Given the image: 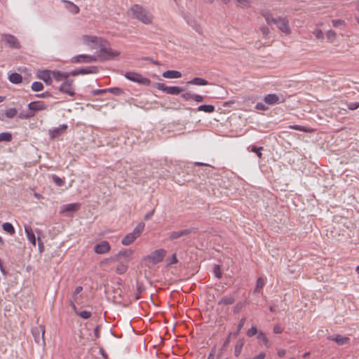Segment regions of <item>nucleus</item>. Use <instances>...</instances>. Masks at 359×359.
Returning <instances> with one entry per match:
<instances>
[{
  "mask_svg": "<svg viewBox=\"0 0 359 359\" xmlns=\"http://www.w3.org/2000/svg\"><path fill=\"white\" fill-rule=\"evenodd\" d=\"M133 18L142 22L145 25H151L153 23L154 17L151 12L142 6L135 4L130 8Z\"/></svg>",
  "mask_w": 359,
  "mask_h": 359,
  "instance_id": "f257e3e1",
  "label": "nucleus"
},
{
  "mask_svg": "<svg viewBox=\"0 0 359 359\" xmlns=\"http://www.w3.org/2000/svg\"><path fill=\"white\" fill-rule=\"evenodd\" d=\"M98 48H100V54L97 57H99L100 60H113L120 55L119 51L112 50L110 48L109 43L103 39L102 42L100 43Z\"/></svg>",
  "mask_w": 359,
  "mask_h": 359,
  "instance_id": "f03ea898",
  "label": "nucleus"
},
{
  "mask_svg": "<svg viewBox=\"0 0 359 359\" xmlns=\"http://www.w3.org/2000/svg\"><path fill=\"white\" fill-rule=\"evenodd\" d=\"M98 48H100V54L97 57H99L100 60H113L120 55L119 51L112 50L110 48L109 43L103 39L102 42L100 43Z\"/></svg>",
  "mask_w": 359,
  "mask_h": 359,
  "instance_id": "7ed1b4c3",
  "label": "nucleus"
},
{
  "mask_svg": "<svg viewBox=\"0 0 359 359\" xmlns=\"http://www.w3.org/2000/svg\"><path fill=\"white\" fill-rule=\"evenodd\" d=\"M98 48H100V54L97 57H99L100 60H113L120 55L119 51L112 50L110 48L109 43L103 39L102 42L100 43Z\"/></svg>",
  "mask_w": 359,
  "mask_h": 359,
  "instance_id": "20e7f679",
  "label": "nucleus"
},
{
  "mask_svg": "<svg viewBox=\"0 0 359 359\" xmlns=\"http://www.w3.org/2000/svg\"><path fill=\"white\" fill-rule=\"evenodd\" d=\"M165 253L166 252L163 249L156 250L152 252L150 255L144 257L142 259V262H144L148 266L156 264L162 262L165 255Z\"/></svg>",
  "mask_w": 359,
  "mask_h": 359,
  "instance_id": "39448f33",
  "label": "nucleus"
},
{
  "mask_svg": "<svg viewBox=\"0 0 359 359\" xmlns=\"http://www.w3.org/2000/svg\"><path fill=\"white\" fill-rule=\"evenodd\" d=\"M144 228V224L142 222L139 223L131 233L127 234L125 237L123 238L121 243L123 245H130L137 238L141 235Z\"/></svg>",
  "mask_w": 359,
  "mask_h": 359,
  "instance_id": "423d86ee",
  "label": "nucleus"
},
{
  "mask_svg": "<svg viewBox=\"0 0 359 359\" xmlns=\"http://www.w3.org/2000/svg\"><path fill=\"white\" fill-rule=\"evenodd\" d=\"M59 91L69 96L74 97L76 94V88L74 84V80L67 79L63 81L58 88Z\"/></svg>",
  "mask_w": 359,
  "mask_h": 359,
  "instance_id": "0eeeda50",
  "label": "nucleus"
},
{
  "mask_svg": "<svg viewBox=\"0 0 359 359\" xmlns=\"http://www.w3.org/2000/svg\"><path fill=\"white\" fill-rule=\"evenodd\" d=\"M102 38L93 35L85 34L81 36L82 43L91 49L98 48L99 44L102 42Z\"/></svg>",
  "mask_w": 359,
  "mask_h": 359,
  "instance_id": "6e6552de",
  "label": "nucleus"
},
{
  "mask_svg": "<svg viewBox=\"0 0 359 359\" xmlns=\"http://www.w3.org/2000/svg\"><path fill=\"white\" fill-rule=\"evenodd\" d=\"M126 77L131 81L141 83L145 86H149L151 83V81L149 79L143 77L138 73L127 72L126 74Z\"/></svg>",
  "mask_w": 359,
  "mask_h": 359,
  "instance_id": "1a4fd4ad",
  "label": "nucleus"
},
{
  "mask_svg": "<svg viewBox=\"0 0 359 359\" xmlns=\"http://www.w3.org/2000/svg\"><path fill=\"white\" fill-rule=\"evenodd\" d=\"M1 39L10 48L14 49L20 48V42L14 35L4 34L1 35Z\"/></svg>",
  "mask_w": 359,
  "mask_h": 359,
  "instance_id": "9d476101",
  "label": "nucleus"
},
{
  "mask_svg": "<svg viewBox=\"0 0 359 359\" xmlns=\"http://www.w3.org/2000/svg\"><path fill=\"white\" fill-rule=\"evenodd\" d=\"M132 254H133V251L129 250L120 252L118 254L116 255L114 257L104 259L102 262L103 266L107 265V264H110L111 262H113L115 261H119V259L121 257L126 258L127 259L126 262H128Z\"/></svg>",
  "mask_w": 359,
  "mask_h": 359,
  "instance_id": "9b49d317",
  "label": "nucleus"
},
{
  "mask_svg": "<svg viewBox=\"0 0 359 359\" xmlns=\"http://www.w3.org/2000/svg\"><path fill=\"white\" fill-rule=\"evenodd\" d=\"M158 90L172 95H179L184 91V88L180 86H167L164 83H158L157 86Z\"/></svg>",
  "mask_w": 359,
  "mask_h": 359,
  "instance_id": "f8f14e48",
  "label": "nucleus"
},
{
  "mask_svg": "<svg viewBox=\"0 0 359 359\" xmlns=\"http://www.w3.org/2000/svg\"><path fill=\"white\" fill-rule=\"evenodd\" d=\"M277 27L283 33L288 35L291 33V29L289 25V20L285 17L277 18L276 24Z\"/></svg>",
  "mask_w": 359,
  "mask_h": 359,
  "instance_id": "ddd939ff",
  "label": "nucleus"
},
{
  "mask_svg": "<svg viewBox=\"0 0 359 359\" xmlns=\"http://www.w3.org/2000/svg\"><path fill=\"white\" fill-rule=\"evenodd\" d=\"M98 60L97 57L92 56L89 55H78L73 57L71 60L72 62L74 63H90L93 62H96Z\"/></svg>",
  "mask_w": 359,
  "mask_h": 359,
  "instance_id": "4468645a",
  "label": "nucleus"
},
{
  "mask_svg": "<svg viewBox=\"0 0 359 359\" xmlns=\"http://www.w3.org/2000/svg\"><path fill=\"white\" fill-rule=\"evenodd\" d=\"M197 231H198L197 228L191 227L189 229H185L180 230V231H173L170 234L169 239L170 241L175 240L180 237L187 236L192 233H195L197 232Z\"/></svg>",
  "mask_w": 359,
  "mask_h": 359,
  "instance_id": "2eb2a0df",
  "label": "nucleus"
},
{
  "mask_svg": "<svg viewBox=\"0 0 359 359\" xmlns=\"http://www.w3.org/2000/svg\"><path fill=\"white\" fill-rule=\"evenodd\" d=\"M38 79L42 80L46 85H51L53 83L52 71L50 70H39L36 72Z\"/></svg>",
  "mask_w": 359,
  "mask_h": 359,
  "instance_id": "dca6fc26",
  "label": "nucleus"
},
{
  "mask_svg": "<svg viewBox=\"0 0 359 359\" xmlns=\"http://www.w3.org/2000/svg\"><path fill=\"white\" fill-rule=\"evenodd\" d=\"M98 72V68L95 66L88 67L87 68H82L79 69H75L69 72L70 75L76 76L80 74H97Z\"/></svg>",
  "mask_w": 359,
  "mask_h": 359,
  "instance_id": "f3484780",
  "label": "nucleus"
},
{
  "mask_svg": "<svg viewBox=\"0 0 359 359\" xmlns=\"http://www.w3.org/2000/svg\"><path fill=\"white\" fill-rule=\"evenodd\" d=\"M67 129V124H62V125H60L59 127L50 129L48 131L50 139L54 140V139L58 137L62 133H64Z\"/></svg>",
  "mask_w": 359,
  "mask_h": 359,
  "instance_id": "a211bd4d",
  "label": "nucleus"
},
{
  "mask_svg": "<svg viewBox=\"0 0 359 359\" xmlns=\"http://www.w3.org/2000/svg\"><path fill=\"white\" fill-rule=\"evenodd\" d=\"M111 246L109 243L106 241H103L100 243L96 244L94 247V250L97 254H106L110 251Z\"/></svg>",
  "mask_w": 359,
  "mask_h": 359,
  "instance_id": "6ab92c4d",
  "label": "nucleus"
},
{
  "mask_svg": "<svg viewBox=\"0 0 359 359\" xmlns=\"http://www.w3.org/2000/svg\"><path fill=\"white\" fill-rule=\"evenodd\" d=\"M44 334H45V327L43 325H40L39 327H36V328L33 329V330H32V334L34 336V340L38 344H39L41 338L43 341V343L45 344Z\"/></svg>",
  "mask_w": 359,
  "mask_h": 359,
  "instance_id": "aec40b11",
  "label": "nucleus"
},
{
  "mask_svg": "<svg viewBox=\"0 0 359 359\" xmlns=\"http://www.w3.org/2000/svg\"><path fill=\"white\" fill-rule=\"evenodd\" d=\"M29 109L34 111L46 110L47 105L43 101H34L28 104Z\"/></svg>",
  "mask_w": 359,
  "mask_h": 359,
  "instance_id": "412c9836",
  "label": "nucleus"
},
{
  "mask_svg": "<svg viewBox=\"0 0 359 359\" xmlns=\"http://www.w3.org/2000/svg\"><path fill=\"white\" fill-rule=\"evenodd\" d=\"M81 208V204L79 203H69L61 207L60 212L65 213V212H74L78 211Z\"/></svg>",
  "mask_w": 359,
  "mask_h": 359,
  "instance_id": "4be33fe9",
  "label": "nucleus"
},
{
  "mask_svg": "<svg viewBox=\"0 0 359 359\" xmlns=\"http://www.w3.org/2000/svg\"><path fill=\"white\" fill-rule=\"evenodd\" d=\"M70 76L69 72H62L60 71H52V77L57 82H63L68 79Z\"/></svg>",
  "mask_w": 359,
  "mask_h": 359,
  "instance_id": "5701e85b",
  "label": "nucleus"
},
{
  "mask_svg": "<svg viewBox=\"0 0 359 359\" xmlns=\"http://www.w3.org/2000/svg\"><path fill=\"white\" fill-rule=\"evenodd\" d=\"M65 4V8L68 10L72 14H78L80 11V9L78 6L74 4L73 2L67 1V0H62Z\"/></svg>",
  "mask_w": 359,
  "mask_h": 359,
  "instance_id": "b1692460",
  "label": "nucleus"
},
{
  "mask_svg": "<svg viewBox=\"0 0 359 359\" xmlns=\"http://www.w3.org/2000/svg\"><path fill=\"white\" fill-rule=\"evenodd\" d=\"M264 102L266 104L273 105L277 103L282 102L283 101H280L279 97L276 94H268L264 98Z\"/></svg>",
  "mask_w": 359,
  "mask_h": 359,
  "instance_id": "393cba45",
  "label": "nucleus"
},
{
  "mask_svg": "<svg viewBox=\"0 0 359 359\" xmlns=\"http://www.w3.org/2000/svg\"><path fill=\"white\" fill-rule=\"evenodd\" d=\"M25 231L28 241L34 245H36V238L34 233L31 226L25 225Z\"/></svg>",
  "mask_w": 359,
  "mask_h": 359,
  "instance_id": "a878e982",
  "label": "nucleus"
},
{
  "mask_svg": "<svg viewBox=\"0 0 359 359\" xmlns=\"http://www.w3.org/2000/svg\"><path fill=\"white\" fill-rule=\"evenodd\" d=\"M328 339L335 341L339 345H343L349 341L348 337L340 334H337L335 337L330 336L328 337Z\"/></svg>",
  "mask_w": 359,
  "mask_h": 359,
  "instance_id": "bb28decb",
  "label": "nucleus"
},
{
  "mask_svg": "<svg viewBox=\"0 0 359 359\" xmlns=\"http://www.w3.org/2000/svg\"><path fill=\"white\" fill-rule=\"evenodd\" d=\"M163 76L167 79H179L182 77V73L176 70H168L163 73Z\"/></svg>",
  "mask_w": 359,
  "mask_h": 359,
  "instance_id": "cd10ccee",
  "label": "nucleus"
},
{
  "mask_svg": "<svg viewBox=\"0 0 359 359\" xmlns=\"http://www.w3.org/2000/svg\"><path fill=\"white\" fill-rule=\"evenodd\" d=\"M187 85L195 86H206L208 85V81L203 78L195 77L193 79L187 81Z\"/></svg>",
  "mask_w": 359,
  "mask_h": 359,
  "instance_id": "c85d7f7f",
  "label": "nucleus"
},
{
  "mask_svg": "<svg viewBox=\"0 0 359 359\" xmlns=\"http://www.w3.org/2000/svg\"><path fill=\"white\" fill-rule=\"evenodd\" d=\"M128 269V262H119L116 267V272L118 274L125 273Z\"/></svg>",
  "mask_w": 359,
  "mask_h": 359,
  "instance_id": "c756f323",
  "label": "nucleus"
},
{
  "mask_svg": "<svg viewBox=\"0 0 359 359\" xmlns=\"http://www.w3.org/2000/svg\"><path fill=\"white\" fill-rule=\"evenodd\" d=\"M235 302V298L232 295L224 296L218 302V304L231 305Z\"/></svg>",
  "mask_w": 359,
  "mask_h": 359,
  "instance_id": "7c9ffc66",
  "label": "nucleus"
},
{
  "mask_svg": "<svg viewBox=\"0 0 359 359\" xmlns=\"http://www.w3.org/2000/svg\"><path fill=\"white\" fill-rule=\"evenodd\" d=\"M8 80L12 83L18 84L22 82V77L18 73H12L9 75Z\"/></svg>",
  "mask_w": 359,
  "mask_h": 359,
  "instance_id": "2f4dec72",
  "label": "nucleus"
},
{
  "mask_svg": "<svg viewBox=\"0 0 359 359\" xmlns=\"http://www.w3.org/2000/svg\"><path fill=\"white\" fill-rule=\"evenodd\" d=\"M244 343H245V341H244L243 339H240L236 341L235 348H234L235 356L238 357L241 354L242 348L244 346Z\"/></svg>",
  "mask_w": 359,
  "mask_h": 359,
  "instance_id": "473e14b6",
  "label": "nucleus"
},
{
  "mask_svg": "<svg viewBox=\"0 0 359 359\" xmlns=\"http://www.w3.org/2000/svg\"><path fill=\"white\" fill-rule=\"evenodd\" d=\"M73 309L75 311L76 313L80 316L81 318L83 319H88L91 317L92 313L90 311H77L76 310V306L72 303V304Z\"/></svg>",
  "mask_w": 359,
  "mask_h": 359,
  "instance_id": "72a5a7b5",
  "label": "nucleus"
},
{
  "mask_svg": "<svg viewBox=\"0 0 359 359\" xmlns=\"http://www.w3.org/2000/svg\"><path fill=\"white\" fill-rule=\"evenodd\" d=\"M198 111L212 113L215 111V107L212 104H202L198 107Z\"/></svg>",
  "mask_w": 359,
  "mask_h": 359,
  "instance_id": "f704fd0d",
  "label": "nucleus"
},
{
  "mask_svg": "<svg viewBox=\"0 0 359 359\" xmlns=\"http://www.w3.org/2000/svg\"><path fill=\"white\" fill-rule=\"evenodd\" d=\"M238 6L241 8H249L252 4V0H234Z\"/></svg>",
  "mask_w": 359,
  "mask_h": 359,
  "instance_id": "c9c22d12",
  "label": "nucleus"
},
{
  "mask_svg": "<svg viewBox=\"0 0 359 359\" xmlns=\"http://www.w3.org/2000/svg\"><path fill=\"white\" fill-rule=\"evenodd\" d=\"M2 228L4 231L8 233L11 235H13L15 233V229L12 224L9 222H5L2 224Z\"/></svg>",
  "mask_w": 359,
  "mask_h": 359,
  "instance_id": "e433bc0d",
  "label": "nucleus"
},
{
  "mask_svg": "<svg viewBox=\"0 0 359 359\" xmlns=\"http://www.w3.org/2000/svg\"><path fill=\"white\" fill-rule=\"evenodd\" d=\"M264 284H265V281H264V278L262 277L258 278L256 281V286H255L254 292L255 293L259 292L260 290L264 287Z\"/></svg>",
  "mask_w": 359,
  "mask_h": 359,
  "instance_id": "4c0bfd02",
  "label": "nucleus"
},
{
  "mask_svg": "<svg viewBox=\"0 0 359 359\" xmlns=\"http://www.w3.org/2000/svg\"><path fill=\"white\" fill-rule=\"evenodd\" d=\"M262 15L264 18V19L268 25H271L272 23H273L275 25L276 24L277 18H274L269 13H262Z\"/></svg>",
  "mask_w": 359,
  "mask_h": 359,
  "instance_id": "58836bf2",
  "label": "nucleus"
},
{
  "mask_svg": "<svg viewBox=\"0 0 359 359\" xmlns=\"http://www.w3.org/2000/svg\"><path fill=\"white\" fill-rule=\"evenodd\" d=\"M31 88L33 91L39 92L43 90L44 86L41 82L34 81L31 86Z\"/></svg>",
  "mask_w": 359,
  "mask_h": 359,
  "instance_id": "ea45409f",
  "label": "nucleus"
},
{
  "mask_svg": "<svg viewBox=\"0 0 359 359\" xmlns=\"http://www.w3.org/2000/svg\"><path fill=\"white\" fill-rule=\"evenodd\" d=\"M257 339H259V340H262L264 345L269 348L270 346V344L269 342V339L267 338V337L266 336V334L262 332V331H259L258 332V334H257Z\"/></svg>",
  "mask_w": 359,
  "mask_h": 359,
  "instance_id": "a19ab883",
  "label": "nucleus"
},
{
  "mask_svg": "<svg viewBox=\"0 0 359 359\" xmlns=\"http://www.w3.org/2000/svg\"><path fill=\"white\" fill-rule=\"evenodd\" d=\"M248 151L254 152L257 154L259 158H262V154L261 151L263 149L262 147H257L255 146H250L248 147Z\"/></svg>",
  "mask_w": 359,
  "mask_h": 359,
  "instance_id": "79ce46f5",
  "label": "nucleus"
},
{
  "mask_svg": "<svg viewBox=\"0 0 359 359\" xmlns=\"http://www.w3.org/2000/svg\"><path fill=\"white\" fill-rule=\"evenodd\" d=\"M12 140V135L10 133H0V142H11Z\"/></svg>",
  "mask_w": 359,
  "mask_h": 359,
  "instance_id": "37998d69",
  "label": "nucleus"
},
{
  "mask_svg": "<svg viewBox=\"0 0 359 359\" xmlns=\"http://www.w3.org/2000/svg\"><path fill=\"white\" fill-rule=\"evenodd\" d=\"M247 318L246 317H243L241 319L238 325V329H237V331L236 332L233 333V336L236 337L239 334L241 329L243 327V325L246 321Z\"/></svg>",
  "mask_w": 359,
  "mask_h": 359,
  "instance_id": "c03bdc74",
  "label": "nucleus"
},
{
  "mask_svg": "<svg viewBox=\"0 0 359 359\" xmlns=\"http://www.w3.org/2000/svg\"><path fill=\"white\" fill-rule=\"evenodd\" d=\"M336 36H337V34L333 30H329L327 33H326V37L327 39V40L330 42V43H332L335 38H336Z\"/></svg>",
  "mask_w": 359,
  "mask_h": 359,
  "instance_id": "a18cd8bd",
  "label": "nucleus"
},
{
  "mask_svg": "<svg viewBox=\"0 0 359 359\" xmlns=\"http://www.w3.org/2000/svg\"><path fill=\"white\" fill-rule=\"evenodd\" d=\"M17 114V110L15 108H11L6 111L5 115L6 117L12 118Z\"/></svg>",
  "mask_w": 359,
  "mask_h": 359,
  "instance_id": "49530a36",
  "label": "nucleus"
},
{
  "mask_svg": "<svg viewBox=\"0 0 359 359\" xmlns=\"http://www.w3.org/2000/svg\"><path fill=\"white\" fill-rule=\"evenodd\" d=\"M258 331H257V329L256 327V326H252L250 329H249L248 331H247V336L249 337H253L254 335H255L256 334H258Z\"/></svg>",
  "mask_w": 359,
  "mask_h": 359,
  "instance_id": "de8ad7c7",
  "label": "nucleus"
},
{
  "mask_svg": "<svg viewBox=\"0 0 359 359\" xmlns=\"http://www.w3.org/2000/svg\"><path fill=\"white\" fill-rule=\"evenodd\" d=\"M245 306V303L244 302H238L237 303L235 306L233 307V312L235 313H238L241 311V310L243 309V308Z\"/></svg>",
  "mask_w": 359,
  "mask_h": 359,
  "instance_id": "09e8293b",
  "label": "nucleus"
},
{
  "mask_svg": "<svg viewBox=\"0 0 359 359\" xmlns=\"http://www.w3.org/2000/svg\"><path fill=\"white\" fill-rule=\"evenodd\" d=\"M313 34H314V36L316 37V39H324V33L323 32V31L321 29H316L313 32Z\"/></svg>",
  "mask_w": 359,
  "mask_h": 359,
  "instance_id": "8fccbe9b",
  "label": "nucleus"
},
{
  "mask_svg": "<svg viewBox=\"0 0 359 359\" xmlns=\"http://www.w3.org/2000/svg\"><path fill=\"white\" fill-rule=\"evenodd\" d=\"M53 182L57 185V186H62L64 184V180L60 178L58 176L53 175Z\"/></svg>",
  "mask_w": 359,
  "mask_h": 359,
  "instance_id": "3c124183",
  "label": "nucleus"
},
{
  "mask_svg": "<svg viewBox=\"0 0 359 359\" xmlns=\"http://www.w3.org/2000/svg\"><path fill=\"white\" fill-rule=\"evenodd\" d=\"M107 92H110L114 95H120L121 93H123V90L119 88H107Z\"/></svg>",
  "mask_w": 359,
  "mask_h": 359,
  "instance_id": "603ef678",
  "label": "nucleus"
},
{
  "mask_svg": "<svg viewBox=\"0 0 359 359\" xmlns=\"http://www.w3.org/2000/svg\"><path fill=\"white\" fill-rule=\"evenodd\" d=\"M347 107L350 110H355L359 108V102H351L347 104Z\"/></svg>",
  "mask_w": 359,
  "mask_h": 359,
  "instance_id": "864d4df0",
  "label": "nucleus"
},
{
  "mask_svg": "<svg viewBox=\"0 0 359 359\" xmlns=\"http://www.w3.org/2000/svg\"><path fill=\"white\" fill-rule=\"evenodd\" d=\"M289 128H291V129H293V130H299V131H303V132H308L309 131L304 127L299 126V125L290 126Z\"/></svg>",
  "mask_w": 359,
  "mask_h": 359,
  "instance_id": "5fc2aeb1",
  "label": "nucleus"
},
{
  "mask_svg": "<svg viewBox=\"0 0 359 359\" xmlns=\"http://www.w3.org/2000/svg\"><path fill=\"white\" fill-rule=\"evenodd\" d=\"M259 29H260L262 34H263V36H264L265 37H266L269 35V34L270 33L269 29L268 28V27H266L265 25L260 27Z\"/></svg>",
  "mask_w": 359,
  "mask_h": 359,
  "instance_id": "6e6d98bb",
  "label": "nucleus"
},
{
  "mask_svg": "<svg viewBox=\"0 0 359 359\" xmlns=\"http://www.w3.org/2000/svg\"><path fill=\"white\" fill-rule=\"evenodd\" d=\"M193 95L189 92H187L185 93H183L181 97L186 101L193 100Z\"/></svg>",
  "mask_w": 359,
  "mask_h": 359,
  "instance_id": "4d7b16f0",
  "label": "nucleus"
},
{
  "mask_svg": "<svg viewBox=\"0 0 359 359\" xmlns=\"http://www.w3.org/2000/svg\"><path fill=\"white\" fill-rule=\"evenodd\" d=\"M193 100L196 102H202L204 101V97L201 95L194 94Z\"/></svg>",
  "mask_w": 359,
  "mask_h": 359,
  "instance_id": "13d9d810",
  "label": "nucleus"
},
{
  "mask_svg": "<svg viewBox=\"0 0 359 359\" xmlns=\"http://www.w3.org/2000/svg\"><path fill=\"white\" fill-rule=\"evenodd\" d=\"M214 273L217 278H221V276H222L221 270L218 265L215 266Z\"/></svg>",
  "mask_w": 359,
  "mask_h": 359,
  "instance_id": "bf43d9fd",
  "label": "nucleus"
},
{
  "mask_svg": "<svg viewBox=\"0 0 359 359\" xmlns=\"http://www.w3.org/2000/svg\"><path fill=\"white\" fill-rule=\"evenodd\" d=\"M332 22L333 26L336 27L344 25V21L341 20H333Z\"/></svg>",
  "mask_w": 359,
  "mask_h": 359,
  "instance_id": "052dcab7",
  "label": "nucleus"
},
{
  "mask_svg": "<svg viewBox=\"0 0 359 359\" xmlns=\"http://www.w3.org/2000/svg\"><path fill=\"white\" fill-rule=\"evenodd\" d=\"M83 290V287L81 286H78L76 287L74 293H73V298L74 300L76 299L77 294H79Z\"/></svg>",
  "mask_w": 359,
  "mask_h": 359,
  "instance_id": "680f3d73",
  "label": "nucleus"
},
{
  "mask_svg": "<svg viewBox=\"0 0 359 359\" xmlns=\"http://www.w3.org/2000/svg\"><path fill=\"white\" fill-rule=\"evenodd\" d=\"M231 335H233V334L232 332H230L229 334L228 337H226V340L224 342V344H223L224 348L227 347L229 346L230 341H231Z\"/></svg>",
  "mask_w": 359,
  "mask_h": 359,
  "instance_id": "e2e57ef3",
  "label": "nucleus"
},
{
  "mask_svg": "<svg viewBox=\"0 0 359 359\" xmlns=\"http://www.w3.org/2000/svg\"><path fill=\"white\" fill-rule=\"evenodd\" d=\"M283 332V328L280 326V325L277 324L273 327V332L276 334H280Z\"/></svg>",
  "mask_w": 359,
  "mask_h": 359,
  "instance_id": "0e129e2a",
  "label": "nucleus"
},
{
  "mask_svg": "<svg viewBox=\"0 0 359 359\" xmlns=\"http://www.w3.org/2000/svg\"><path fill=\"white\" fill-rule=\"evenodd\" d=\"M107 92V89L94 90L93 91V94L97 95H100L102 93H105Z\"/></svg>",
  "mask_w": 359,
  "mask_h": 359,
  "instance_id": "69168bd1",
  "label": "nucleus"
},
{
  "mask_svg": "<svg viewBox=\"0 0 359 359\" xmlns=\"http://www.w3.org/2000/svg\"><path fill=\"white\" fill-rule=\"evenodd\" d=\"M37 97L46 98L50 96V94L48 92H46L41 94H38L36 95Z\"/></svg>",
  "mask_w": 359,
  "mask_h": 359,
  "instance_id": "338daca9",
  "label": "nucleus"
},
{
  "mask_svg": "<svg viewBox=\"0 0 359 359\" xmlns=\"http://www.w3.org/2000/svg\"><path fill=\"white\" fill-rule=\"evenodd\" d=\"M266 355L264 353H260L259 355L255 356L252 359H264L265 358Z\"/></svg>",
  "mask_w": 359,
  "mask_h": 359,
  "instance_id": "774afa93",
  "label": "nucleus"
}]
</instances>
